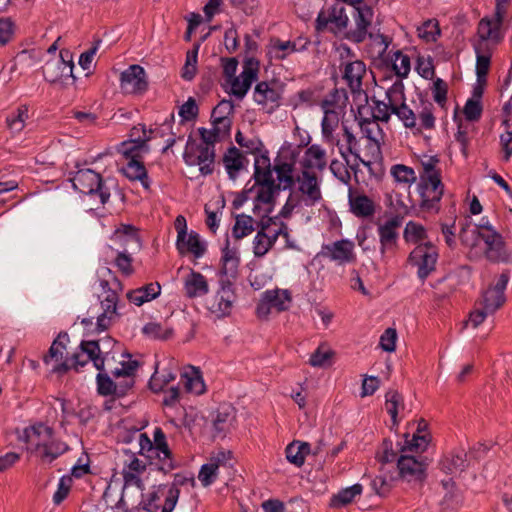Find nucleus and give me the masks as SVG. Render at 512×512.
I'll return each instance as SVG.
<instances>
[{
    "label": "nucleus",
    "mask_w": 512,
    "mask_h": 512,
    "mask_svg": "<svg viewBox=\"0 0 512 512\" xmlns=\"http://www.w3.org/2000/svg\"><path fill=\"white\" fill-rule=\"evenodd\" d=\"M444 192V185L441 178L430 177V180H421L420 183V206L424 210L438 211V203L440 202Z\"/></svg>",
    "instance_id": "11"
},
{
    "label": "nucleus",
    "mask_w": 512,
    "mask_h": 512,
    "mask_svg": "<svg viewBox=\"0 0 512 512\" xmlns=\"http://www.w3.org/2000/svg\"><path fill=\"white\" fill-rule=\"evenodd\" d=\"M115 265L117 268L126 276L133 273L132 258L128 252V249L118 250L117 257L115 259Z\"/></svg>",
    "instance_id": "61"
},
{
    "label": "nucleus",
    "mask_w": 512,
    "mask_h": 512,
    "mask_svg": "<svg viewBox=\"0 0 512 512\" xmlns=\"http://www.w3.org/2000/svg\"><path fill=\"white\" fill-rule=\"evenodd\" d=\"M392 113L395 114L407 128H415L417 117L415 112L410 109L405 103L400 105L395 104L392 107Z\"/></svg>",
    "instance_id": "50"
},
{
    "label": "nucleus",
    "mask_w": 512,
    "mask_h": 512,
    "mask_svg": "<svg viewBox=\"0 0 512 512\" xmlns=\"http://www.w3.org/2000/svg\"><path fill=\"white\" fill-rule=\"evenodd\" d=\"M354 243L347 239L335 241L322 247L323 257L343 265L355 260Z\"/></svg>",
    "instance_id": "16"
},
{
    "label": "nucleus",
    "mask_w": 512,
    "mask_h": 512,
    "mask_svg": "<svg viewBox=\"0 0 512 512\" xmlns=\"http://www.w3.org/2000/svg\"><path fill=\"white\" fill-rule=\"evenodd\" d=\"M123 174L130 180H139L145 189H149V180L147 170L140 159L131 158L125 167L122 168Z\"/></svg>",
    "instance_id": "34"
},
{
    "label": "nucleus",
    "mask_w": 512,
    "mask_h": 512,
    "mask_svg": "<svg viewBox=\"0 0 512 512\" xmlns=\"http://www.w3.org/2000/svg\"><path fill=\"white\" fill-rule=\"evenodd\" d=\"M74 63L72 56L68 51H61L59 58H54L45 63L42 68L43 76L50 83H61L68 85L69 81L73 84L75 77L73 75Z\"/></svg>",
    "instance_id": "2"
},
{
    "label": "nucleus",
    "mask_w": 512,
    "mask_h": 512,
    "mask_svg": "<svg viewBox=\"0 0 512 512\" xmlns=\"http://www.w3.org/2000/svg\"><path fill=\"white\" fill-rule=\"evenodd\" d=\"M274 170L277 173V179L280 183H283V189L291 188L296 178L293 176V165L291 163L283 162L274 166Z\"/></svg>",
    "instance_id": "48"
},
{
    "label": "nucleus",
    "mask_w": 512,
    "mask_h": 512,
    "mask_svg": "<svg viewBox=\"0 0 512 512\" xmlns=\"http://www.w3.org/2000/svg\"><path fill=\"white\" fill-rule=\"evenodd\" d=\"M295 182L299 185V191L305 196L306 205H314L322 199L318 178L314 172L303 169L297 175Z\"/></svg>",
    "instance_id": "18"
},
{
    "label": "nucleus",
    "mask_w": 512,
    "mask_h": 512,
    "mask_svg": "<svg viewBox=\"0 0 512 512\" xmlns=\"http://www.w3.org/2000/svg\"><path fill=\"white\" fill-rule=\"evenodd\" d=\"M122 476H123L124 485H123L120 503L125 502L126 492L130 487L134 486L141 492L145 488V485H144L142 479L140 478V474L132 473V472H129L128 470H123Z\"/></svg>",
    "instance_id": "52"
},
{
    "label": "nucleus",
    "mask_w": 512,
    "mask_h": 512,
    "mask_svg": "<svg viewBox=\"0 0 512 512\" xmlns=\"http://www.w3.org/2000/svg\"><path fill=\"white\" fill-rule=\"evenodd\" d=\"M142 333L152 339L168 340L173 335V329L170 327L164 328L157 322H149L142 328Z\"/></svg>",
    "instance_id": "46"
},
{
    "label": "nucleus",
    "mask_w": 512,
    "mask_h": 512,
    "mask_svg": "<svg viewBox=\"0 0 512 512\" xmlns=\"http://www.w3.org/2000/svg\"><path fill=\"white\" fill-rule=\"evenodd\" d=\"M500 27L495 26L493 19L483 18L478 25V34L482 40L494 39Z\"/></svg>",
    "instance_id": "63"
},
{
    "label": "nucleus",
    "mask_w": 512,
    "mask_h": 512,
    "mask_svg": "<svg viewBox=\"0 0 512 512\" xmlns=\"http://www.w3.org/2000/svg\"><path fill=\"white\" fill-rule=\"evenodd\" d=\"M300 41H302L301 38H298L295 41H281L277 39L273 44V48L278 52H283L281 55H278L277 57L279 59H284L288 53L303 51L310 44V41L308 39H304L303 45L298 46V43Z\"/></svg>",
    "instance_id": "44"
},
{
    "label": "nucleus",
    "mask_w": 512,
    "mask_h": 512,
    "mask_svg": "<svg viewBox=\"0 0 512 512\" xmlns=\"http://www.w3.org/2000/svg\"><path fill=\"white\" fill-rule=\"evenodd\" d=\"M73 187L83 194H98L100 202L105 204L110 198L109 190L104 186L100 174L91 169H80L72 178Z\"/></svg>",
    "instance_id": "6"
},
{
    "label": "nucleus",
    "mask_w": 512,
    "mask_h": 512,
    "mask_svg": "<svg viewBox=\"0 0 512 512\" xmlns=\"http://www.w3.org/2000/svg\"><path fill=\"white\" fill-rule=\"evenodd\" d=\"M222 268L221 274L226 277L235 278L237 275V269L239 265V257L237 256L236 250L229 248V241L227 240L226 246L223 249L222 255Z\"/></svg>",
    "instance_id": "37"
},
{
    "label": "nucleus",
    "mask_w": 512,
    "mask_h": 512,
    "mask_svg": "<svg viewBox=\"0 0 512 512\" xmlns=\"http://www.w3.org/2000/svg\"><path fill=\"white\" fill-rule=\"evenodd\" d=\"M383 474L376 476L372 480V488L376 492V494L380 496H385L388 494L393 486V481L396 479L393 475H387L382 469Z\"/></svg>",
    "instance_id": "51"
},
{
    "label": "nucleus",
    "mask_w": 512,
    "mask_h": 512,
    "mask_svg": "<svg viewBox=\"0 0 512 512\" xmlns=\"http://www.w3.org/2000/svg\"><path fill=\"white\" fill-rule=\"evenodd\" d=\"M100 347L98 341L83 340L80 343V352L72 355L71 361L75 369L78 366L83 367L89 361H92L95 368L99 371L104 370V359L100 356Z\"/></svg>",
    "instance_id": "12"
},
{
    "label": "nucleus",
    "mask_w": 512,
    "mask_h": 512,
    "mask_svg": "<svg viewBox=\"0 0 512 512\" xmlns=\"http://www.w3.org/2000/svg\"><path fill=\"white\" fill-rule=\"evenodd\" d=\"M437 259L438 250L431 242L417 245L408 257L409 263L417 267L421 280H425L435 270Z\"/></svg>",
    "instance_id": "7"
},
{
    "label": "nucleus",
    "mask_w": 512,
    "mask_h": 512,
    "mask_svg": "<svg viewBox=\"0 0 512 512\" xmlns=\"http://www.w3.org/2000/svg\"><path fill=\"white\" fill-rule=\"evenodd\" d=\"M139 454L148 460L149 465L164 474L170 473L179 466L170 448L156 450L153 453L142 452Z\"/></svg>",
    "instance_id": "19"
},
{
    "label": "nucleus",
    "mask_w": 512,
    "mask_h": 512,
    "mask_svg": "<svg viewBox=\"0 0 512 512\" xmlns=\"http://www.w3.org/2000/svg\"><path fill=\"white\" fill-rule=\"evenodd\" d=\"M236 414V409L232 405H220L212 419L213 436L224 438L234 427Z\"/></svg>",
    "instance_id": "17"
},
{
    "label": "nucleus",
    "mask_w": 512,
    "mask_h": 512,
    "mask_svg": "<svg viewBox=\"0 0 512 512\" xmlns=\"http://www.w3.org/2000/svg\"><path fill=\"white\" fill-rule=\"evenodd\" d=\"M272 211V207L266 210V215L257 222V234L253 240V253L257 258L265 256L270 249L274 246L276 238L273 237L271 228L267 223L271 222L269 214Z\"/></svg>",
    "instance_id": "10"
},
{
    "label": "nucleus",
    "mask_w": 512,
    "mask_h": 512,
    "mask_svg": "<svg viewBox=\"0 0 512 512\" xmlns=\"http://www.w3.org/2000/svg\"><path fill=\"white\" fill-rule=\"evenodd\" d=\"M270 218L272 219V221L267 224L269 225V228H271L273 237L278 239L279 236H282L286 240V246L293 247V245L290 243V233L288 225L282 221H279L278 216Z\"/></svg>",
    "instance_id": "59"
},
{
    "label": "nucleus",
    "mask_w": 512,
    "mask_h": 512,
    "mask_svg": "<svg viewBox=\"0 0 512 512\" xmlns=\"http://www.w3.org/2000/svg\"><path fill=\"white\" fill-rule=\"evenodd\" d=\"M362 493V485L354 484L351 487L342 489L331 499V506L341 507L350 504L354 498Z\"/></svg>",
    "instance_id": "42"
},
{
    "label": "nucleus",
    "mask_w": 512,
    "mask_h": 512,
    "mask_svg": "<svg viewBox=\"0 0 512 512\" xmlns=\"http://www.w3.org/2000/svg\"><path fill=\"white\" fill-rule=\"evenodd\" d=\"M428 466L427 457L416 458L410 455H401L397 458V478L421 486L427 477Z\"/></svg>",
    "instance_id": "3"
},
{
    "label": "nucleus",
    "mask_w": 512,
    "mask_h": 512,
    "mask_svg": "<svg viewBox=\"0 0 512 512\" xmlns=\"http://www.w3.org/2000/svg\"><path fill=\"white\" fill-rule=\"evenodd\" d=\"M161 293V286L158 282H152L146 284L143 287L131 290L127 293L128 300L137 305L141 306L145 302H149L157 298Z\"/></svg>",
    "instance_id": "26"
},
{
    "label": "nucleus",
    "mask_w": 512,
    "mask_h": 512,
    "mask_svg": "<svg viewBox=\"0 0 512 512\" xmlns=\"http://www.w3.org/2000/svg\"><path fill=\"white\" fill-rule=\"evenodd\" d=\"M180 489L168 487L167 484H160L154 491L149 493L139 505L147 512H172L179 499Z\"/></svg>",
    "instance_id": "4"
},
{
    "label": "nucleus",
    "mask_w": 512,
    "mask_h": 512,
    "mask_svg": "<svg viewBox=\"0 0 512 512\" xmlns=\"http://www.w3.org/2000/svg\"><path fill=\"white\" fill-rule=\"evenodd\" d=\"M385 408L386 411L390 414L393 425L398 424V409L399 407H403V397L396 390H389L385 395Z\"/></svg>",
    "instance_id": "43"
},
{
    "label": "nucleus",
    "mask_w": 512,
    "mask_h": 512,
    "mask_svg": "<svg viewBox=\"0 0 512 512\" xmlns=\"http://www.w3.org/2000/svg\"><path fill=\"white\" fill-rule=\"evenodd\" d=\"M509 282V273L503 272L496 283L488 287L476 303L490 313H495L506 301L504 291Z\"/></svg>",
    "instance_id": "9"
},
{
    "label": "nucleus",
    "mask_w": 512,
    "mask_h": 512,
    "mask_svg": "<svg viewBox=\"0 0 512 512\" xmlns=\"http://www.w3.org/2000/svg\"><path fill=\"white\" fill-rule=\"evenodd\" d=\"M24 438L28 449L44 465L51 464L69 449L65 442L55 437L54 430L43 423L27 427L24 430Z\"/></svg>",
    "instance_id": "1"
},
{
    "label": "nucleus",
    "mask_w": 512,
    "mask_h": 512,
    "mask_svg": "<svg viewBox=\"0 0 512 512\" xmlns=\"http://www.w3.org/2000/svg\"><path fill=\"white\" fill-rule=\"evenodd\" d=\"M254 166L255 170L253 178L255 180V185L265 186L276 184L272 175L270 159L267 155H260L256 157Z\"/></svg>",
    "instance_id": "27"
},
{
    "label": "nucleus",
    "mask_w": 512,
    "mask_h": 512,
    "mask_svg": "<svg viewBox=\"0 0 512 512\" xmlns=\"http://www.w3.org/2000/svg\"><path fill=\"white\" fill-rule=\"evenodd\" d=\"M254 100L261 105L273 103L276 106L280 100V93L268 82H259L254 89Z\"/></svg>",
    "instance_id": "36"
},
{
    "label": "nucleus",
    "mask_w": 512,
    "mask_h": 512,
    "mask_svg": "<svg viewBox=\"0 0 512 512\" xmlns=\"http://www.w3.org/2000/svg\"><path fill=\"white\" fill-rule=\"evenodd\" d=\"M176 247L180 254L190 253L196 258L201 257L205 253V247L200 241L198 233L194 231L187 234L182 241H180V238H177Z\"/></svg>",
    "instance_id": "29"
},
{
    "label": "nucleus",
    "mask_w": 512,
    "mask_h": 512,
    "mask_svg": "<svg viewBox=\"0 0 512 512\" xmlns=\"http://www.w3.org/2000/svg\"><path fill=\"white\" fill-rule=\"evenodd\" d=\"M259 71V62L254 58H248L243 65V71L239 75L245 82V85H252L257 79Z\"/></svg>",
    "instance_id": "58"
},
{
    "label": "nucleus",
    "mask_w": 512,
    "mask_h": 512,
    "mask_svg": "<svg viewBox=\"0 0 512 512\" xmlns=\"http://www.w3.org/2000/svg\"><path fill=\"white\" fill-rule=\"evenodd\" d=\"M245 157L236 147H230L223 156V163L230 179L235 180L240 170L244 168Z\"/></svg>",
    "instance_id": "31"
},
{
    "label": "nucleus",
    "mask_w": 512,
    "mask_h": 512,
    "mask_svg": "<svg viewBox=\"0 0 512 512\" xmlns=\"http://www.w3.org/2000/svg\"><path fill=\"white\" fill-rule=\"evenodd\" d=\"M254 219L246 214H239L235 218V224L232 229L233 237L242 239L251 234L256 228Z\"/></svg>",
    "instance_id": "41"
},
{
    "label": "nucleus",
    "mask_w": 512,
    "mask_h": 512,
    "mask_svg": "<svg viewBox=\"0 0 512 512\" xmlns=\"http://www.w3.org/2000/svg\"><path fill=\"white\" fill-rule=\"evenodd\" d=\"M68 341L69 335L66 332H60L52 342L48 352L43 356V362L46 365L54 363L52 366V372L54 373L65 374L73 367L72 363L69 364L67 359L64 360L66 342Z\"/></svg>",
    "instance_id": "8"
},
{
    "label": "nucleus",
    "mask_w": 512,
    "mask_h": 512,
    "mask_svg": "<svg viewBox=\"0 0 512 512\" xmlns=\"http://www.w3.org/2000/svg\"><path fill=\"white\" fill-rule=\"evenodd\" d=\"M118 295L115 291H110L104 300L101 301L102 313L96 316L97 328L100 331L106 330L117 315Z\"/></svg>",
    "instance_id": "22"
},
{
    "label": "nucleus",
    "mask_w": 512,
    "mask_h": 512,
    "mask_svg": "<svg viewBox=\"0 0 512 512\" xmlns=\"http://www.w3.org/2000/svg\"><path fill=\"white\" fill-rule=\"evenodd\" d=\"M184 161L190 166H199L202 175H210L214 171L215 149L209 145H197L189 136L183 154Z\"/></svg>",
    "instance_id": "5"
},
{
    "label": "nucleus",
    "mask_w": 512,
    "mask_h": 512,
    "mask_svg": "<svg viewBox=\"0 0 512 512\" xmlns=\"http://www.w3.org/2000/svg\"><path fill=\"white\" fill-rule=\"evenodd\" d=\"M97 390L102 396L115 395L117 396V383H115L107 374L98 373L97 377Z\"/></svg>",
    "instance_id": "55"
},
{
    "label": "nucleus",
    "mask_w": 512,
    "mask_h": 512,
    "mask_svg": "<svg viewBox=\"0 0 512 512\" xmlns=\"http://www.w3.org/2000/svg\"><path fill=\"white\" fill-rule=\"evenodd\" d=\"M322 119V134L326 138L332 137V134L339 123L338 113L335 110H326Z\"/></svg>",
    "instance_id": "57"
},
{
    "label": "nucleus",
    "mask_w": 512,
    "mask_h": 512,
    "mask_svg": "<svg viewBox=\"0 0 512 512\" xmlns=\"http://www.w3.org/2000/svg\"><path fill=\"white\" fill-rule=\"evenodd\" d=\"M366 73L364 62L356 60L345 65L343 78L346 80L352 93L363 92L362 79Z\"/></svg>",
    "instance_id": "21"
},
{
    "label": "nucleus",
    "mask_w": 512,
    "mask_h": 512,
    "mask_svg": "<svg viewBox=\"0 0 512 512\" xmlns=\"http://www.w3.org/2000/svg\"><path fill=\"white\" fill-rule=\"evenodd\" d=\"M138 443L140 446L139 453L142 452H150L156 450H162L164 448H169L166 435L163 432L162 428L156 427L153 432V440L146 433H140L138 437Z\"/></svg>",
    "instance_id": "25"
},
{
    "label": "nucleus",
    "mask_w": 512,
    "mask_h": 512,
    "mask_svg": "<svg viewBox=\"0 0 512 512\" xmlns=\"http://www.w3.org/2000/svg\"><path fill=\"white\" fill-rule=\"evenodd\" d=\"M216 464L207 463L204 464L198 474V479L204 487L211 485L217 476Z\"/></svg>",
    "instance_id": "64"
},
{
    "label": "nucleus",
    "mask_w": 512,
    "mask_h": 512,
    "mask_svg": "<svg viewBox=\"0 0 512 512\" xmlns=\"http://www.w3.org/2000/svg\"><path fill=\"white\" fill-rule=\"evenodd\" d=\"M112 240L119 243L122 250H138L140 248V239L137 230L131 225H121L115 230Z\"/></svg>",
    "instance_id": "23"
},
{
    "label": "nucleus",
    "mask_w": 512,
    "mask_h": 512,
    "mask_svg": "<svg viewBox=\"0 0 512 512\" xmlns=\"http://www.w3.org/2000/svg\"><path fill=\"white\" fill-rule=\"evenodd\" d=\"M442 485L444 489L447 491L441 503L443 508L456 509L459 506H461L462 497L457 491L454 490L455 483L450 479L447 481H442Z\"/></svg>",
    "instance_id": "45"
},
{
    "label": "nucleus",
    "mask_w": 512,
    "mask_h": 512,
    "mask_svg": "<svg viewBox=\"0 0 512 512\" xmlns=\"http://www.w3.org/2000/svg\"><path fill=\"white\" fill-rule=\"evenodd\" d=\"M302 165L305 170H309L310 168L323 170L327 165L325 150L320 145H311L305 151V157Z\"/></svg>",
    "instance_id": "33"
},
{
    "label": "nucleus",
    "mask_w": 512,
    "mask_h": 512,
    "mask_svg": "<svg viewBox=\"0 0 512 512\" xmlns=\"http://www.w3.org/2000/svg\"><path fill=\"white\" fill-rule=\"evenodd\" d=\"M467 467V453L464 450L452 452L449 456L444 457L440 462V469L447 474L462 472Z\"/></svg>",
    "instance_id": "30"
},
{
    "label": "nucleus",
    "mask_w": 512,
    "mask_h": 512,
    "mask_svg": "<svg viewBox=\"0 0 512 512\" xmlns=\"http://www.w3.org/2000/svg\"><path fill=\"white\" fill-rule=\"evenodd\" d=\"M217 310L222 315H228L235 301V294L232 290V283L229 280H221V288L215 296Z\"/></svg>",
    "instance_id": "32"
},
{
    "label": "nucleus",
    "mask_w": 512,
    "mask_h": 512,
    "mask_svg": "<svg viewBox=\"0 0 512 512\" xmlns=\"http://www.w3.org/2000/svg\"><path fill=\"white\" fill-rule=\"evenodd\" d=\"M280 190V184L259 186L255 197L254 212L259 208V203L273 205L275 194Z\"/></svg>",
    "instance_id": "47"
},
{
    "label": "nucleus",
    "mask_w": 512,
    "mask_h": 512,
    "mask_svg": "<svg viewBox=\"0 0 512 512\" xmlns=\"http://www.w3.org/2000/svg\"><path fill=\"white\" fill-rule=\"evenodd\" d=\"M262 300L277 311H285L292 301L291 293L285 289L266 290L262 294Z\"/></svg>",
    "instance_id": "28"
},
{
    "label": "nucleus",
    "mask_w": 512,
    "mask_h": 512,
    "mask_svg": "<svg viewBox=\"0 0 512 512\" xmlns=\"http://www.w3.org/2000/svg\"><path fill=\"white\" fill-rule=\"evenodd\" d=\"M28 118V109L25 106L19 107L16 114L7 117L6 122L12 132H20Z\"/></svg>",
    "instance_id": "56"
},
{
    "label": "nucleus",
    "mask_w": 512,
    "mask_h": 512,
    "mask_svg": "<svg viewBox=\"0 0 512 512\" xmlns=\"http://www.w3.org/2000/svg\"><path fill=\"white\" fill-rule=\"evenodd\" d=\"M386 95L389 98V103L380 101L375 97H373L371 100L372 120L376 122L381 121L387 123L390 120L391 114H393L392 107L395 105V103L392 102L389 92H387Z\"/></svg>",
    "instance_id": "40"
},
{
    "label": "nucleus",
    "mask_w": 512,
    "mask_h": 512,
    "mask_svg": "<svg viewBox=\"0 0 512 512\" xmlns=\"http://www.w3.org/2000/svg\"><path fill=\"white\" fill-rule=\"evenodd\" d=\"M309 452L310 444L301 441H293L285 449L286 459L297 467L304 464L305 457Z\"/></svg>",
    "instance_id": "35"
},
{
    "label": "nucleus",
    "mask_w": 512,
    "mask_h": 512,
    "mask_svg": "<svg viewBox=\"0 0 512 512\" xmlns=\"http://www.w3.org/2000/svg\"><path fill=\"white\" fill-rule=\"evenodd\" d=\"M234 104L231 100H222L212 111L211 119L213 125L225 124V127L228 128L232 125V121L229 119L228 115L233 113Z\"/></svg>",
    "instance_id": "39"
},
{
    "label": "nucleus",
    "mask_w": 512,
    "mask_h": 512,
    "mask_svg": "<svg viewBox=\"0 0 512 512\" xmlns=\"http://www.w3.org/2000/svg\"><path fill=\"white\" fill-rule=\"evenodd\" d=\"M359 125L361 127L362 132L365 134V136L378 144L379 140L377 138L376 134H380L382 132L378 122L370 119V118H363L360 120Z\"/></svg>",
    "instance_id": "60"
},
{
    "label": "nucleus",
    "mask_w": 512,
    "mask_h": 512,
    "mask_svg": "<svg viewBox=\"0 0 512 512\" xmlns=\"http://www.w3.org/2000/svg\"><path fill=\"white\" fill-rule=\"evenodd\" d=\"M403 217L395 215L378 225V235L380 239V251L384 254L386 251H394L397 246L398 229L401 227Z\"/></svg>",
    "instance_id": "15"
},
{
    "label": "nucleus",
    "mask_w": 512,
    "mask_h": 512,
    "mask_svg": "<svg viewBox=\"0 0 512 512\" xmlns=\"http://www.w3.org/2000/svg\"><path fill=\"white\" fill-rule=\"evenodd\" d=\"M482 105L478 99H469L463 109L466 120L474 122L478 121L482 115Z\"/></svg>",
    "instance_id": "62"
},
{
    "label": "nucleus",
    "mask_w": 512,
    "mask_h": 512,
    "mask_svg": "<svg viewBox=\"0 0 512 512\" xmlns=\"http://www.w3.org/2000/svg\"><path fill=\"white\" fill-rule=\"evenodd\" d=\"M351 211L358 217H370L375 212L373 201L366 195H358L349 199Z\"/></svg>",
    "instance_id": "38"
},
{
    "label": "nucleus",
    "mask_w": 512,
    "mask_h": 512,
    "mask_svg": "<svg viewBox=\"0 0 512 512\" xmlns=\"http://www.w3.org/2000/svg\"><path fill=\"white\" fill-rule=\"evenodd\" d=\"M181 381L188 392H192L195 394H202L205 389L204 382L202 377L197 373H193V375H188L187 373L182 374Z\"/></svg>",
    "instance_id": "54"
},
{
    "label": "nucleus",
    "mask_w": 512,
    "mask_h": 512,
    "mask_svg": "<svg viewBox=\"0 0 512 512\" xmlns=\"http://www.w3.org/2000/svg\"><path fill=\"white\" fill-rule=\"evenodd\" d=\"M391 174L399 183L410 184L416 181V174L414 170L403 164L392 166Z\"/></svg>",
    "instance_id": "53"
},
{
    "label": "nucleus",
    "mask_w": 512,
    "mask_h": 512,
    "mask_svg": "<svg viewBox=\"0 0 512 512\" xmlns=\"http://www.w3.org/2000/svg\"><path fill=\"white\" fill-rule=\"evenodd\" d=\"M355 10L356 28L350 33L349 38L356 43H361L367 36V29L371 25L373 12L372 9L365 4L355 7Z\"/></svg>",
    "instance_id": "20"
},
{
    "label": "nucleus",
    "mask_w": 512,
    "mask_h": 512,
    "mask_svg": "<svg viewBox=\"0 0 512 512\" xmlns=\"http://www.w3.org/2000/svg\"><path fill=\"white\" fill-rule=\"evenodd\" d=\"M185 294L189 298L204 296L208 293L209 287L206 278L194 270L187 275L184 281Z\"/></svg>",
    "instance_id": "24"
},
{
    "label": "nucleus",
    "mask_w": 512,
    "mask_h": 512,
    "mask_svg": "<svg viewBox=\"0 0 512 512\" xmlns=\"http://www.w3.org/2000/svg\"><path fill=\"white\" fill-rule=\"evenodd\" d=\"M403 237L406 242L419 243L427 238V233L421 224L409 221L404 229Z\"/></svg>",
    "instance_id": "49"
},
{
    "label": "nucleus",
    "mask_w": 512,
    "mask_h": 512,
    "mask_svg": "<svg viewBox=\"0 0 512 512\" xmlns=\"http://www.w3.org/2000/svg\"><path fill=\"white\" fill-rule=\"evenodd\" d=\"M121 89L128 94H142L147 90L146 73L140 65H131L121 73Z\"/></svg>",
    "instance_id": "13"
},
{
    "label": "nucleus",
    "mask_w": 512,
    "mask_h": 512,
    "mask_svg": "<svg viewBox=\"0 0 512 512\" xmlns=\"http://www.w3.org/2000/svg\"><path fill=\"white\" fill-rule=\"evenodd\" d=\"M479 238H481L485 245V255L488 260L492 262H505L511 261V254L508 253L505 247L503 237L497 232H479Z\"/></svg>",
    "instance_id": "14"
}]
</instances>
